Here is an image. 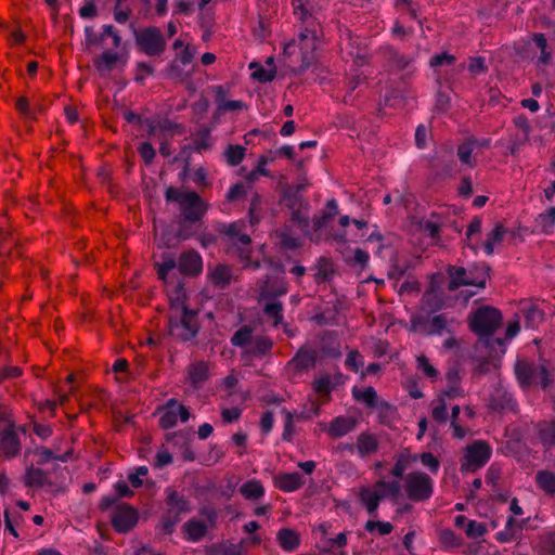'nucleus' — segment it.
<instances>
[{
    "label": "nucleus",
    "instance_id": "obj_1",
    "mask_svg": "<svg viewBox=\"0 0 555 555\" xmlns=\"http://www.w3.org/2000/svg\"><path fill=\"white\" fill-rule=\"evenodd\" d=\"M198 311L190 309L185 304V293L181 284L175 288V296H170V315L168 321L169 333L182 341L194 338L199 331Z\"/></svg>",
    "mask_w": 555,
    "mask_h": 555
},
{
    "label": "nucleus",
    "instance_id": "obj_2",
    "mask_svg": "<svg viewBox=\"0 0 555 555\" xmlns=\"http://www.w3.org/2000/svg\"><path fill=\"white\" fill-rule=\"evenodd\" d=\"M318 28L305 27L298 35V42L285 44L283 55L286 65L296 75H301L317 62Z\"/></svg>",
    "mask_w": 555,
    "mask_h": 555
},
{
    "label": "nucleus",
    "instance_id": "obj_3",
    "mask_svg": "<svg viewBox=\"0 0 555 555\" xmlns=\"http://www.w3.org/2000/svg\"><path fill=\"white\" fill-rule=\"evenodd\" d=\"M165 511L160 516L157 528L166 535H170L181 520V516L191 512V502L185 495L172 487L166 489Z\"/></svg>",
    "mask_w": 555,
    "mask_h": 555
},
{
    "label": "nucleus",
    "instance_id": "obj_4",
    "mask_svg": "<svg viewBox=\"0 0 555 555\" xmlns=\"http://www.w3.org/2000/svg\"><path fill=\"white\" fill-rule=\"evenodd\" d=\"M165 198L167 202L179 204L183 219L190 222H198V225H201L202 218L206 214L208 205L196 192H181L170 186L166 190Z\"/></svg>",
    "mask_w": 555,
    "mask_h": 555
},
{
    "label": "nucleus",
    "instance_id": "obj_5",
    "mask_svg": "<svg viewBox=\"0 0 555 555\" xmlns=\"http://www.w3.org/2000/svg\"><path fill=\"white\" fill-rule=\"evenodd\" d=\"M254 328L250 325H243L231 337V344L244 348L245 351L255 357L263 358L271 353L273 340L269 336H254Z\"/></svg>",
    "mask_w": 555,
    "mask_h": 555
},
{
    "label": "nucleus",
    "instance_id": "obj_6",
    "mask_svg": "<svg viewBox=\"0 0 555 555\" xmlns=\"http://www.w3.org/2000/svg\"><path fill=\"white\" fill-rule=\"evenodd\" d=\"M489 267L481 269L474 268L466 270L464 267L449 266L447 272L449 275L448 291L454 292L461 286H477L479 288L486 287L487 279L489 278Z\"/></svg>",
    "mask_w": 555,
    "mask_h": 555
},
{
    "label": "nucleus",
    "instance_id": "obj_7",
    "mask_svg": "<svg viewBox=\"0 0 555 555\" xmlns=\"http://www.w3.org/2000/svg\"><path fill=\"white\" fill-rule=\"evenodd\" d=\"M515 374L518 383L525 389L533 385H541L543 389H546L552 383L550 373L543 364H537L525 359L516 362Z\"/></svg>",
    "mask_w": 555,
    "mask_h": 555
},
{
    "label": "nucleus",
    "instance_id": "obj_8",
    "mask_svg": "<svg viewBox=\"0 0 555 555\" xmlns=\"http://www.w3.org/2000/svg\"><path fill=\"white\" fill-rule=\"evenodd\" d=\"M502 314L500 310L482 306L478 308L469 318V328L480 337L491 336L501 325Z\"/></svg>",
    "mask_w": 555,
    "mask_h": 555
},
{
    "label": "nucleus",
    "instance_id": "obj_9",
    "mask_svg": "<svg viewBox=\"0 0 555 555\" xmlns=\"http://www.w3.org/2000/svg\"><path fill=\"white\" fill-rule=\"evenodd\" d=\"M138 49L147 56H160L166 50V39L158 27L150 26L134 31Z\"/></svg>",
    "mask_w": 555,
    "mask_h": 555
},
{
    "label": "nucleus",
    "instance_id": "obj_10",
    "mask_svg": "<svg viewBox=\"0 0 555 555\" xmlns=\"http://www.w3.org/2000/svg\"><path fill=\"white\" fill-rule=\"evenodd\" d=\"M492 450L488 442L483 440L474 441L464 450L461 470L476 472L489 462Z\"/></svg>",
    "mask_w": 555,
    "mask_h": 555
},
{
    "label": "nucleus",
    "instance_id": "obj_11",
    "mask_svg": "<svg viewBox=\"0 0 555 555\" xmlns=\"http://www.w3.org/2000/svg\"><path fill=\"white\" fill-rule=\"evenodd\" d=\"M404 489L411 501H426L434 491L433 479L424 472L410 473L405 476Z\"/></svg>",
    "mask_w": 555,
    "mask_h": 555
},
{
    "label": "nucleus",
    "instance_id": "obj_12",
    "mask_svg": "<svg viewBox=\"0 0 555 555\" xmlns=\"http://www.w3.org/2000/svg\"><path fill=\"white\" fill-rule=\"evenodd\" d=\"M22 481L27 488H44L52 493L63 491V487L53 481L47 470L35 467L33 464L26 467Z\"/></svg>",
    "mask_w": 555,
    "mask_h": 555
},
{
    "label": "nucleus",
    "instance_id": "obj_13",
    "mask_svg": "<svg viewBox=\"0 0 555 555\" xmlns=\"http://www.w3.org/2000/svg\"><path fill=\"white\" fill-rule=\"evenodd\" d=\"M139 520L138 511L127 503L117 504L113 511L112 525L119 533L130 531Z\"/></svg>",
    "mask_w": 555,
    "mask_h": 555
},
{
    "label": "nucleus",
    "instance_id": "obj_14",
    "mask_svg": "<svg viewBox=\"0 0 555 555\" xmlns=\"http://www.w3.org/2000/svg\"><path fill=\"white\" fill-rule=\"evenodd\" d=\"M259 291L262 299L273 300L288 293V283L282 276H264L259 281Z\"/></svg>",
    "mask_w": 555,
    "mask_h": 555
},
{
    "label": "nucleus",
    "instance_id": "obj_15",
    "mask_svg": "<svg viewBox=\"0 0 555 555\" xmlns=\"http://www.w3.org/2000/svg\"><path fill=\"white\" fill-rule=\"evenodd\" d=\"M14 428V424L0 425V456L12 459L18 454L21 443Z\"/></svg>",
    "mask_w": 555,
    "mask_h": 555
},
{
    "label": "nucleus",
    "instance_id": "obj_16",
    "mask_svg": "<svg viewBox=\"0 0 555 555\" xmlns=\"http://www.w3.org/2000/svg\"><path fill=\"white\" fill-rule=\"evenodd\" d=\"M179 271L186 276H197L203 270V260L201 255L194 250H185L179 256Z\"/></svg>",
    "mask_w": 555,
    "mask_h": 555
},
{
    "label": "nucleus",
    "instance_id": "obj_17",
    "mask_svg": "<svg viewBox=\"0 0 555 555\" xmlns=\"http://www.w3.org/2000/svg\"><path fill=\"white\" fill-rule=\"evenodd\" d=\"M126 63V56H122L119 53H115L108 50L102 52L99 56L94 57L93 60L94 67L101 74L112 72L118 64L120 66H125Z\"/></svg>",
    "mask_w": 555,
    "mask_h": 555
},
{
    "label": "nucleus",
    "instance_id": "obj_18",
    "mask_svg": "<svg viewBox=\"0 0 555 555\" xmlns=\"http://www.w3.org/2000/svg\"><path fill=\"white\" fill-rule=\"evenodd\" d=\"M385 496L386 492L382 490H371L366 487H362L358 494L359 502L372 517L376 516L379 503Z\"/></svg>",
    "mask_w": 555,
    "mask_h": 555
},
{
    "label": "nucleus",
    "instance_id": "obj_19",
    "mask_svg": "<svg viewBox=\"0 0 555 555\" xmlns=\"http://www.w3.org/2000/svg\"><path fill=\"white\" fill-rule=\"evenodd\" d=\"M505 234H511L512 237L516 236L514 230H508L502 223H496L494 228L487 233L486 241L482 244L485 253L489 256L492 255L494 247L503 242Z\"/></svg>",
    "mask_w": 555,
    "mask_h": 555
},
{
    "label": "nucleus",
    "instance_id": "obj_20",
    "mask_svg": "<svg viewBox=\"0 0 555 555\" xmlns=\"http://www.w3.org/2000/svg\"><path fill=\"white\" fill-rule=\"evenodd\" d=\"M208 278L215 287L224 289L231 284L232 270L229 266L218 263L209 270Z\"/></svg>",
    "mask_w": 555,
    "mask_h": 555
},
{
    "label": "nucleus",
    "instance_id": "obj_21",
    "mask_svg": "<svg viewBox=\"0 0 555 555\" xmlns=\"http://www.w3.org/2000/svg\"><path fill=\"white\" fill-rule=\"evenodd\" d=\"M188 377L194 389H198L209 378V366L205 361H197L188 366Z\"/></svg>",
    "mask_w": 555,
    "mask_h": 555
},
{
    "label": "nucleus",
    "instance_id": "obj_22",
    "mask_svg": "<svg viewBox=\"0 0 555 555\" xmlns=\"http://www.w3.org/2000/svg\"><path fill=\"white\" fill-rule=\"evenodd\" d=\"M522 528L524 521H519L513 516H509L506 520L504 530L498 532L495 539L501 543L515 541L520 537Z\"/></svg>",
    "mask_w": 555,
    "mask_h": 555
},
{
    "label": "nucleus",
    "instance_id": "obj_23",
    "mask_svg": "<svg viewBox=\"0 0 555 555\" xmlns=\"http://www.w3.org/2000/svg\"><path fill=\"white\" fill-rule=\"evenodd\" d=\"M317 353L313 350L300 348L288 365L294 366L297 372L307 371L315 365Z\"/></svg>",
    "mask_w": 555,
    "mask_h": 555
},
{
    "label": "nucleus",
    "instance_id": "obj_24",
    "mask_svg": "<svg viewBox=\"0 0 555 555\" xmlns=\"http://www.w3.org/2000/svg\"><path fill=\"white\" fill-rule=\"evenodd\" d=\"M352 396L354 400L365 403L369 408H377L378 405L390 408V405L387 402H379L375 389L371 386L364 388L363 390L359 389L358 387H354L352 389Z\"/></svg>",
    "mask_w": 555,
    "mask_h": 555
},
{
    "label": "nucleus",
    "instance_id": "obj_25",
    "mask_svg": "<svg viewBox=\"0 0 555 555\" xmlns=\"http://www.w3.org/2000/svg\"><path fill=\"white\" fill-rule=\"evenodd\" d=\"M338 214V207L335 199L327 201L325 210L321 211L320 215H315L312 219L313 230L315 232L326 228L328 222Z\"/></svg>",
    "mask_w": 555,
    "mask_h": 555
},
{
    "label": "nucleus",
    "instance_id": "obj_26",
    "mask_svg": "<svg viewBox=\"0 0 555 555\" xmlns=\"http://www.w3.org/2000/svg\"><path fill=\"white\" fill-rule=\"evenodd\" d=\"M115 491L117 493L116 496H104L99 503V508L101 511H106L109 507L117 505V502L120 498H131L134 492L128 487V485L120 480L115 485Z\"/></svg>",
    "mask_w": 555,
    "mask_h": 555
},
{
    "label": "nucleus",
    "instance_id": "obj_27",
    "mask_svg": "<svg viewBox=\"0 0 555 555\" xmlns=\"http://www.w3.org/2000/svg\"><path fill=\"white\" fill-rule=\"evenodd\" d=\"M279 545L286 552H294L300 544L299 534L289 528H282L276 533Z\"/></svg>",
    "mask_w": 555,
    "mask_h": 555
},
{
    "label": "nucleus",
    "instance_id": "obj_28",
    "mask_svg": "<svg viewBox=\"0 0 555 555\" xmlns=\"http://www.w3.org/2000/svg\"><path fill=\"white\" fill-rule=\"evenodd\" d=\"M189 541L197 542L207 533V526L195 518L188 520L182 527Z\"/></svg>",
    "mask_w": 555,
    "mask_h": 555
},
{
    "label": "nucleus",
    "instance_id": "obj_29",
    "mask_svg": "<svg viewBox=\"0 0 555 555\" xmlns=\"http://www.w3.org/2000/svg\"><path fill=\"white\" fill-rule=\"evenodd\" d=\"M521 313L525 318V326L528 328H537L544 321V312L537 305L524 306Z\"/></svg>",
    "mask_w": 555,
    "mask_h": 555
},
{
    "label": "nucleus",
    "instance_id": "obj_30",
    "mask_svg": "<svg viewBox=\"0 0 555 555\" xmlns=\"http://www.w3.org/2000/svg\"><path fill=\"white\" fill-rule=\"evenodd\" d=\"M356 427V420L350 417H336L328 428V434L334 437H341L352 431Z\"/></svg>",
    "mask_w": 555,
    "mask_h": 555
},
{
    "label": "nucleus",
    "instance_id": "obj_31",
    "mask_svg": "<svg viewBox=\"0 0 555 555\" xmlns=\"http://www.w3.org/2000/svg\"><path fill=\"white\" fill-rule=\"evenodd\" d=\"M535 483L546 495L555 496V474L542 469L535 474Z\"/></svg>",
    "mask_w": 555,
    "mask_h": 555
},
{
    "label": "nucleus",
    "instance_id": "obj_32",
    "mask_svg": "<svg viewBox=\"0 0 555 555\" xmlns=\"http://www.w3.org/2000/svg\"><path fill=\"white\" fill-rule=\"evenodd\" d=\"M276 483L280 490L284 492H292L301 488L304 485V480L299 473H287L282 474L278 478Z\"/></svg>",
    "mask_w": 555,
    "mask_h": 555
},
{
    "label": "nucleus",
    "instance_id": "obj_33",
    "mask_svg": "<svg viewBox=\"0 0 555 555\" xmlns=\"http://www.w3.org/2000/svg\"><path fill=\"white\" fill-rule=\"evenodd\" d=\"M282 202L285 206L292 210H298L299 208L309 209V202L306 201L300 194L293 191V188H287L282 195Z\"/></svg>",
    "mask_w": 555,
    "mask_h": 555
},
{
    "label": "nucleus",
    "instance_id": "obj_34",
    "mask_svg": "<svg viewBox=\"0 0 555 555\" xmlns=\"http://www.w3.org/2000/svg\"><path fill=\"white\" fill-rule=\"evenodd\" d=\"M263 313L268 319L272 320V325L278 327L283 324V304L279 300H268L263 305Z\"/></svg>",
    "mask_w": 555,
    "mask_h": 555
},
{
    "label": "nucleus",
    "instance_id": "obj_35",
    "mask_svg": "<svg viewBox=\"0 0 555 555\" xmlns=\"http://www.w3.org/2000/svg\"><path fill=\"white\" fill-rule=\"evenodd\" d=\"M294 7V14L305 24V27L318 28L319 25L315 18L307 8V0H292Z\"/></svg>",
    "mask_w": 555,
    "mask_h": 555
},
{
    "label": "nucleus",
    "instance_id": "obj_36",
    "mask_svg": "<svg viewBox=\"0 0 555 555\" xmlns=\"http://www.w3.org/2000/svg\"><path fill=\"white\" fill-rule=\"evenodd\" d=\"M490 408L495 411H515L517 408V402L511 393L498 392L494 397H492Z\"/></svg>",
    "mask_w": 555,
    "mask_h": 555
},
{
    "label": "nucleus",
    "instance_id": "obj_37",
    "mask_svg": "<svg viewBox=\"0 0 555 555\" xmlns=\"http://www.w3.org/2000/svg\"><path fill=\"white\" fill-rule=\"evenodd\" d=\"M240 492L246 500H258L263 496L264 488L259 480L250 479L242 485Z\"/></svg>",
    "mask_w": 555,
    "mask_h": 555
},
{
    "label": "nucleus",
    "instance_id": "obj_38",
    "mask_svg": "<svg viewBox=\"0 0 555 555\" xmlns=\"http://www.w3.org/2000/svg\"><path fill=\"white\" fill-rule=\"evenodd\" d=\"M358 452L361 456L375 453L378 449V442L375 436L362 433L357 441Z\"/></svg>",
    "mask_w": 555,
    "mask_h": 555
},
{
    "label": "nucleus",
    "instance_id": "obj_39",
    "mask_svg": "<svg viewBox=\"0 0 555 555\" xmlns=\"http://www.w3.org/2000/svg\"><path fill=\"white\" fill-rule=\"evenodd\" d=\"M246 154V149L238 144H229L223 152L228 165L235 167L242 163Z\"/></svg>",
    "mask_w": 555,
    "mask_h": 555
},
{
    "label": "nucleus",
    "instance_id": "obj_40",
    "mask_svg": "<svg viewBox=\"0 0 555 555\" xmlns=\"http://www.w3.org/2000/svg\"><path fill=\"white\" fill-rule=\"evenodd\" d=\"M423 309L427 313H434L443 306V300L435 292L426 291L422 297Z\"/></svg>",
    "mask_w": 555,
    "mask_h": 555
},
{
    "label": "nucleus",
    "instance_id": "obj_41",
    "mask_svg": "<svg viewBox=\"0 0 555 555\" xmlns=\"http://www.w3.org/2000/svg\"><path fill=\"white\" fill-rule=\"evenodd\" d=\"M309 209L299 208L298 210H292L289 221L296 224L304 234L309 233L310 229V218H309Z\"/></svg>",
    "mask_w": 555,
    "mask_h": 555
},
{
    "label": "nucleus",
    "instance_id": "obj_42",
    "mask_svg": "<svg viewBox=\"0 0 555 555\" xmlns=\"http://www.w3.org/2000/svg\"><path fill=\"white\" fill-rule=\"evenodd\" d=\"M386 55L390 65L398 70L405 69L412 62L411 57L399 53L397 50L392 48L387 49Z\"/></svg>",
    "mask_w": 555,
    "mask_h": 555
},
{
    "label": "nucleus",
    "instance_id": "obj_43",
    "mask_svg": "<svg viewBox=\"0 0 555 555\" xmlns=\"http://www.w3.org/2000/svg\"><path fill=\"white\" fill-rule=\"evenodd\" d=\"M243 547L242 542L233 544L229 542H221L211 546L212 555H242Z\"/></svg>",
    "mask_w": 555,
    "mask_h": 555
},
{
    "label": "nucleus",
    "instance_id": "obj_44",
    "mask_svg": "<svg viewBox=\"0 0 555 555\" xmlns=\"http://www.w3.org/2000/svg\"><path fill=\"white\" fill-rule=\"evenodd\" d=\"M448 159L436 158L431 163V167L436 173H443L446 176H451L454 169V159L451 152H448Z\"/></svg>",
    "mask_w": 555,
    "mask_h": 555
},
{
    "label": "nucleus",
    "instance_id": "obj_45",
    "mask_svg": "<svg viewBox=\"0 0 555 555\" xmlns=\"http://www.w3.org/2000/svg\"><path fill=\"white\" fill-rule=\"evenodd\" d=\"M333 274L334 269L332 262L327 258L321 257L318 261V272L315 273L317 282L328 281Z\"/></svg>",
    "mask_w": 555,
    "mask_h": 555
},
{
    "label": "nucleus",
    "instance_id": "obj_46",
    "mask_svg": "<svg viewBox=\"0 0 555 555\" xmlns=\"http://www.w3.org/2000/svg\"><path fill=\"white\" fill-rule=\"evenodd\" d=\"M281 240V245L285 249L295 250L301 247V241L298 237L292 236L287 227H284L278 232Z\"/></svg>",
    "mask_w": 555,
    "mask_h": 555
},
{
    "label": "nucleus",
    "instance_id": "obj_47",
    "mask_svg": "<svg viewBox=\"0 0 555 555\" xmlns=\"http://www.w3.org/2000/svg\"><path fill=\"white\" fill-rule=\"evenodd\" d=\"M533 41L535 46L541 50L539 62L545 65L550 64L552 54L550 51H547V41L545 36L540 33L533 34Z\"/></svg>",
    "mask_w": 555,
    "mask_h": 555
},
{
    "label": "nucleus",
    "instance_id": "obj_48",
    "mask_svg": "<svg viewBox=\"0 0 555 555\" xmlns=\"http://www.w3.org/2000/svg\"><path fill=\"white\" fill-rule=\"evenodd\" d=\"M447 326H448V319H447L446 314L435 315L430 320V324H429L427 334L428 335H435V334L440 335L443 331L450 332Z\"/></svg>",
    "mask_w": 555,
    "mask_h": 555
},
{
    "label": "nucleus",
    "instance_id": "obj_49",
    "mask_svg": "<svg viewBox=\"0 0 555 555\" xmlns=\"http://www.w3.org/2000/svg\"><path fill=\"white\" fill-rule=\"evenodd\" d=\"M537 221L542 232L550 233L555 223V207H551L546 212L540 214Z\"/></svg>",
    "mask_w": 555,
    "mask_h": 555
},
{
    "label": "nucleus",
    "instance_id": "obj_50",
    "mask_svg": "<svg viewBox=\"0 0 555 555\" xmlns=\"http://www.w3.org/2000/svg\"><path fill=\"white\" fill-rule=\"evenodd\" d=\"M257 67V69L251 74V77L262 83L270 82L275 78L276 70L275 69H266L261 66H258L256 63L250 64V68Z\"/></svg>",
    "mask_w": 555,
    "mask_h": 555
},
{
    "label": "nucleus",
    "instance_id": "obj_51",
    "mask_svg": "<svg viewBox=\"0 0 555 555\" xmlns=\"http://www.w3.org/2000/svg\"><path fill=\"white\" fill-rule=\"evenodd\" d=\"M437 405L434 406L431 411L433 418L439 423L444 424L448 420V411H447V404L443 399V397H439L437 400Z\"/></svg>",
    "mask_w": 555,
    "mask_h": 555
},
{
    "label": "nucleus",
    "instance_id": "obj_52",
    "mask_svg": "<svg viewBox=\"0 0 555 555\" xmlns=\"http://www.w3.org/2000/svg\"><path fill=\"white\" fill-rule=\"evenodd\" d=\"M540 438L544 446L551 448L555 444V422L548 423L545 427L540 429Z\"/></svg>",
    "mask_w": 555,
    "mask_h": 555
},
{
    "label": "nucleus",
    "instance_id": "obj_53",
    "mask_svg": "<svg viewBox=\"0 0 555 555\" xmlns=\"http://www.w3.org/2000/svg\"><path fill=\"white\" fill-rule=\"evenodd\" d=\"M176 267L177 261L172 257L165 258L162 262H156L155 268L157 269L158 279L165 281L168 272Z\"/></svg>",
    "mask_w": 555,
    "mask_h": 555
},
{
    "label": "nucleus",
    "instance_id": "obj_54",
    "mask_svg": "<svg viewBox=\"0 0 555 555\" xmlns=\"http://www.w3.org/2000/svg\"><path fill=\"white\" fill-rule=\"evenodd\" d=\"M196 224L198 225V222H190V221H186L185 219H182L179 222V228L176 233L177 237L182 241L189 240L196 233L193 230V227Z\"/></svg>",
    "mask_w": 555,
    "mask_h": 555
},
{
    "label": "nucleus",
    "instance_id": "obj_55",
    "mask_svg": "<svg viewBox=\"0 0 555 555\" xmlns=\"http://www.w3.org/2000/svg\"><path fill=\"white\" fill-rule=\"evenodd\" d=\"M283 413L285 414V425H284L282 438L285 441H292L293 436L295 434L294 415L292 412L287 411L286 409L283 410Z\"/></svg>",
    "mask_w": 555,
    "mask_h": 555
},
{
    "label": "nucleus",
    "instance_id": "obj_56",
    "mask_svg": "<svg viewBox=\"0 0 555 555\" xmlns=\"http://www.w3.org/2000/svg\"><path fill=\"white\" fill-rule=\"evenodd\" d=\"M487 529L483 524L478 522L476 520H468L467 526L465 528V532L467 537L477 539L482 537L486 533Z\"/></svg>",
    "mask_w": 555,
    "mask_h": 555
},
{
    "label": "nucleus",
    "instance_id": "obj_57",
    "mask_svg": "<svg viewBox=\"0 0 555 555\" xmlns=\"http://www.w3.org/2000/svg\"><path fill=\"white\" fill-rule=\"evenodd\" d=\"M138 152L146 165H151L156 156V151L149 142L140 143Z\"/></svg>",
    "mask_w": 555,
    "mask_h": 555
},
{
    "label": "nucleus",
    "instance_id": "obj_58",
    "mask_svg": "<svg viewBox=\"0 0 555 555\" xmlns=\"http://www.w3.org/2000/svg\"><path fill=\"white\" fill-rule=\"evenodd\" d=\"M178 413L176 410H166L159 418V426L163 429H169L177 424Z\"/></svg>",
    "mask_w": 555,
    "mask_h": 555
},
{
    "label": "nucleus",
    "instance_id": "obj_59",
    "mask_svg": "<svg viewBox=\"0 0 555 555\" xmlns=\"http://www.w3.org/2000/svg\"><path fill=\"white\" fill-rule=\"evenodd\" d=\"M102 29H104V27ZM85 33H86L85 43H86V47H88V48L95 46V44H101L105 38L104 30H102V33L98 35L96 33H94L93 27H86Z\"/></svg>",
    "mask_w": 555,
    "mask_h": 555
},
{
    "label": "nucleus",
    "instance_id": "obj_60",
    "mask_svg": "<svg viewBox=\"0 0 555 555\" xmlns=\"http://www.w3.org/2000/svg\"><path fill=\"white\" fill-rule=\"evenodd\" d=\"M314 390L320 395L328 396L332 391V383L330 375H323L314 382Z\"/></svg>",
    "mask_w": 555,
    "mask_h": 555
},
{
    "label": "nucleus",
    "instance_id": "obj_61",
    "mask_svg": "<svg viewBox=\"0 0 555 555\" xmlns=\"http://www.w3.org/2000/svg\"><path fill=\"white\" fill-rule=\"evenodd\" d=\"M455 62V56L447 52L436 54L430 59V66L438 67L443 65H452Z\"/></svg>",
    "mask_w": 555,
    "mask_h": 555
},
{
    "label": "nucleus",
    "instance_id": "obj_62",
    "mask_svg": "<svg viewBox=\"0 0 555 555\" xmlns=\"http://www.w3.org/2000/svg\"><path fill=\"white\" fill-rule=\"evenodd\" d=\"M361 359V354L359 353L358 350H351L348 354H347V359L345 361V365L353 371V372H358L360 366L363 365V362L360 360Z\"/></svg>",
    "mask_w": 555,
    "mask_h": 555
},
{
    "label": "nucleus",
    "instance_id": "obj_63",
    "mask_svg": "<svg viewBox=\"0 0 555 555\" xmlns=\"http://www.w3.org/2000/svg\"><path fill=\"white\" fill-rule=\"evenodd\" d=\"M260 205H261V197H260V195L255 194L250 201V206H249V210H248L251 224L259 222L260 217H259L258 211L260 210Z\"/></svg>",
    "mask_w": 555,
    "mask_h": 555
},
{
    "label": "nucleus",
    "instance_id": "obj_64",
    "mask_svg": "<svg viewBox=\"0 0 555 555\" xmlns=\"http://www.w3.org/2000/svg\"><path fill=\"white\" fill-rule=\"evenodd\" d=\"M421 462L424 466L428 467L431 473H437L439 469L438 459L430 452L421 454Z\"/></svg>",
    "mask_w": 555,
    "mask_h": 555
}]
</instances>
